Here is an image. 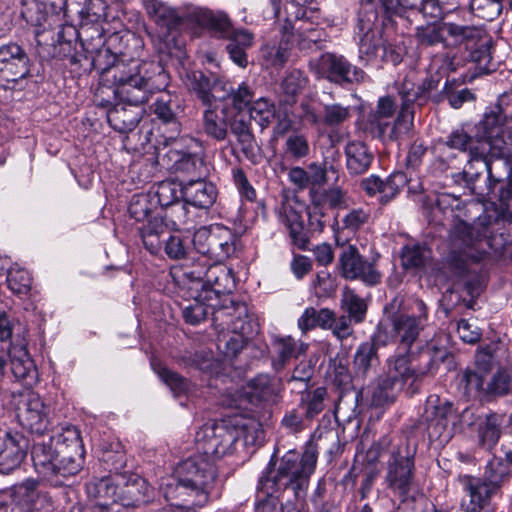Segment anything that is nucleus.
<instances>
[{
    "instance_id": "obj_41",
    "label": "nucleus",
    "mask_w": 512,
    "mask_h": 512,
    "mask_svg": "<svg viewBox=\"0 0 512 512\" xmlns=\"http://www.w3.org/2000/svg\"><path fill=\"white\" fill-rule=\"evenodd\" d=\"M291 47L285 39L271 40L262 46L261 58L267 67H281L288 60Z\"/></svg>"
},
{
    "instance_id": "obj_6",
    "label": "nucleus",
    "mask_w": 512,
    "mask_h": 512,
    "mask_svg": "<svg viewBox=\"0 0 512 512\" xmlns=\"http://www.w3.org/2000/svg\"><path fill=\"white\" fill-rule=\"evenodd\" d=\"M87 494L96 500L98 512H120L123 507H136L147 503L152 497V488L138 474L114 473L94 479L86 486Z\"/></svg>"
},
{
    "instance_id": "obj_59",
    "label": "nucleus",
    "mask_w": 512,
    "mask_h": 512,
    "mask_svg": "<svg viewBox=\"0 0 512 512\" xmlns=\"http://www.w3.org/2000/svg\"><path fill=\"white\" fill-rule=\"evenodd\" d=\"M446 32L442 23H431L416 28V36L422 44L435 45L445 41Z\"/></svg>"
},
{
    "instance_id": "obj_31",
    "label": "nucleus",
    "mask_w": 512,
    "mask_h": 512,
    "mask_svg": "<svg viewBox=\"0 0 512 512\" xmlns=\"http://www.w3.org/2000/svg\"><path fill=\"white\" fill-rule=\"evenodd\" d=\"M227 40L226 50L230 59L239 67L245 68L248 64L247 50L253 46L254 34L244 28H233Z\"/></svg>"
},
{
    "instance_id": "obj_10",
    "label": "nucleus",
    "mask_w": 512,
    "mask_h": 512,
    "mask_svg": "<svg viewBox=\"0 0 512 512\" xmlns=\"http://www.w3.org/2000/svg\"><path fill=\"white\" fill-rule=\"evenodd\" d=\"M418 315L397 313L382 321L377 326L374 334L375 343L378 346H386L390 343H400L408 351L424 328L427 320V307L421 300L415 302Z\"/></svg>"
},
{
    "instance_id": "obj_7",
    "label": "nucleus",
    "mask_w": 512,
    "mask_h": 512,
    "mask_svg": "<svg viewBox=\"0 0 512 512\" xmlns=\"http://www.w3.org/2000/svg\"><path fill=\"white\" fill-rule=\"evenodd\" d=\"M177 472V501L159 512L176 507L195 512L193 507H203L209 501L217 480V467L200 456H191L179 465Z\"/></svg>"
},
{
    "instance_id": "obj_36",
    "label": "nucleus",
    "mask_w": 512,
    "mask_h": 512,
    "mask_svg": "<svg viewBox=\"0 0 512 512\" xmlns=\"http://www.w3.org/2000/svg\"><path fill=\"white\" fill-rule=\"evenodd\" d=\"M251 397L260 402L274 404L278 402L280 385L269 375L259 374L249 382Z\"/></svg>"
},
{
    "instance_id": "obj_26",
    "label": "nucleus",
    "mask_w": 512,
    "mask_h": 512,
    "mask_svg": "<svg viewBox=\"0 0 512 512\" xmlns=\"http://www.w3.org/2000/svg\"><path fill=\"white\" fill-rule=\"evenodd\" d=\"M389 119L386 117L370 116L368 130L374 137L383 141H395L407 134L413 124V119L406 110H400L393 123Z\"/></svg>"
},
{
    "instance_id": "obj_8",
    "label": "nucleus",
    "mask_w": 512,
    "mask_h": 512,
    "mask_svg": "<svg viewBox=\"0 0 512 512\" xmlns=\"http://www.w3.org/2000/svg\"><path fill=\"white\" fill-rule=\"evenodd\" d=\"M248 425L238 417L203 424L195 434L197 454L216 467V461L234 452Z\"/></svg>"
},
{
    "instance_id": "obj_58",
    "label": "nucleus",
    "mask_w": 512,
    "mask_h": 512,
    "mask_svg": "<svg viewBox=\"0 0 512 512\" xmlns=\"http://www.w3.org/2000/svg\"><path fill=\"white\" fill-rule=\"evenodd\" d=\"M446 145L451 148L461 152L470 151V158L473 154H484L483 152L479 153L477 149L474 147V139L468 133H466L463 129H456L452 131L446 140Z\"/></svg>"
},
{
    "instance_id": "obj_28",
    "label": "nucleus",
    "mask_w": 512,
    "mask_h": 512,
    "mask_svg": "<svg viewBox=\"0 0 512 512\" xmlns=\"http://www.w3.org/2000/svg\"><path fill=\"white\" fill-rule=\"evenodd\" d=\"M387 378L393 379L394 383L401 386L409 379H419L431 372L433 363L428 357L427 368L416 369L411 366V356L407 352L392 356L388 359Z\"/></svg>"
},
{
    "instance_id": "obj_48",
    "label": "nucleus",
    "mask_w": 512,
    "mask_h": 512,
    "mask_svg": "<svg viewBox=\"0 0 512 512\" xmlns=\"http://www.w3.org/2000/svg\"><path fill=\"white\" fill-rule=\"evenodd\" d=\"M151 366L160 379L171 389L175 396L185 394L190 389V383L176 372H173L161 363L152 361Z\"/></svg>"
},
{
    "instance_id": "obj_46",
    "label": "nucleus",
    "mask_w": 512,
    "mask_h": 512,
    "mask_svg": "<svg viewBox=\"0 0 512 512\" xmlns=\"http://www.w3.org/2000/svg\"><path fill=\"white\" fill-rule=\"evenodd\" d=\"M396 384L393 379L386 376L378 378L368 387L371 404L373 406H383L394 401V389Z\"/></svg>"
},
{
    "instance_id": "obj_40",
    "label": "nucleus",
    "mask_w": 512,
    "mask_h": 512,
    "mask_svg": "<svg viewBox=\"0 0 512 512\" xmlns=\"http://www.w3.org/2000/svg\"><path fill=\"white\" fill-rule=\"evenodd\" d=\"M193 289L196 291V295L183 308L182 315L186 323L198 325L207 318L210 311H214L217 305H208L209 301L202 295V292L197 287Z\"/></svg>"
},
{
    "instance_id": "obj_32",
    "label": "nucleus",
    "mask_w": 512,
    "mask_h": 512,
    "mask_svg": "<svg viewBox=\"0 0 512 512\" xmlns=\"http://www.w3.org/2000/svg\"><path fill=\"white\" fill-rule=\"evenodd\" d=\"M346 167L350 174H364L370 168L374 154L362 141L353 140L345 146Z\"/></svg>"
},
{
    "instance_id": "obj_29",
    "label": "nucleus",
    "mask_w": 512,
    "mask_h": 512,
    "mask_svg": "<svg viewBox=\"0 0 512 512\" xmlns=\"http://www.w3.org/2000/svg\"><path fill=\"white\" fill-rule=\"evenodd\" d=\"M11 371L14 377L23 381L26 385H32L37 381V370L25 345L22 342H11L9 348Z\"/></svg>"
},
{
    "instance_id": "obj_37",
    "label": "nucleus",
    "mask_w": 512,
    "mask_h": 512,
    "mask_svg": "<svg viewBox=\"0 0 512 512\" xmlns=\"http://www.w3.org/2000/svg\"><path fill=\"white\" fill-rule=\"evenodd\" d=\"M502 418L491 413L485 416L478 424V445L485 450H492L501 437Z\"/></svg>"
},
{
    "instance_id": "obj_14",
    "label": "nucleus",
    "mask_w": 512,
    "mask_h": 512,
    "mask_svg": "<svg viewBox=\"0 0 512 512\" xmlns=\"http://www.w3.org/2000/svg\"><path fill=\"white\" fill-rule=\"evenodd\" d=\"M359 59L365 65L380 62H391L394 65L401 61L400 54L387 46L381 35L372 29L371 20H359Z\"/></svg>"
},
{
    "instance_id": "obj_20",
    "label": "nucleus",
    "mask_w": 512,
    "mask_h": 512,
    "mask_svg": "<svg viewBox=\"0 0 512 512\" xmlns=\"http://www.w3.org/2000/svg\"><path fill=\"white\" fill-rule=\"evenodd\" d=\"M457 482L463 492L461 508L466 512H481L498 492L480 477L468 474L459 475Z\"/></svg>"
},
{
    "instance_id": "obj_34",
    "label": "nucleus",
    "mask_w": 512,
    "mask_h": 512,
    "mask_svg": "<svg viewBox=\"0 0 512 512\" xmlns=\"http://www.w3.org/2000/svg\"><path fill=\"white\" fill-rule=\"evenodd\" d=\"M218 83L215 75L207 76L201 71H191L186 74L185 85L205 106H211L215 100L212 91Z\"/></svg>"
},
{
    "instance_id": "obj_21",
    "label": "nucleus",
    "mask_w": 512,
    "mask_h": 512,
    "mask_svg": "<svg viewBox=\"0 0 512 512\" xmlns=\"http://www.w3.org/2000/svg\"><path fill=\"white\" fill-rule=\"evenodd\" d=\"M30 75V59L17 43L0 46V81L16 83Z\"/></svg>"
},
{
    "instance_id": "obj_51",
    "label": "nucleus",
    "mask_w": 512,
    "mask_h": 512,
    "mask_svg": "<svg viewBox=\"0 0 512 512\" xmlns=\"http://www.w3.org/2000/svg\"><path fill=\"white\" fill-rule=\"evenodd\" d=\"M378 347L373 338L372 342H364L357 348L354 356V365L358 373L365 375L371 367L378 363Z\"/></svg>"
},
{
    "instance_id": "obj_63",
    "label": "nucleus",
    "mask_w": 512,
    "mask_h": 512,
    "mask_svg": "<svg viewBox=\"0 0 512 512\" xmlns=\"http://www.w3.org/2000/svg\"><path fill=\"white\" fill-rule=\"evenodd\" d=\"M307 138L301 134H291L285 142V152L294 159H301L309 154Z\"/></svg>"
},
{
    "instance_id": "obj_5",
    "label": "nucleus",
    "mask_w": 512,
    "mask_h": 512,
    "mask_svg": "<svg viewBox=\"0 0 512 512\" xmlns=\"http://www.w3.org/2000/svg\"><path fill=\"white\" fill-rule=\"evenodd\" d=\"M318 452L315 446L306 447L300 456L295 451L285 453L276 469L270 462L259 479L258 491L265 497H273L288 488L294 491L296 498L307 489L309 478L314 473Z\"/></svg>"
},
{
    "instance_id": "obj_13",
    "label": "nucleus",
    "mask_w": 512,
    "mask_h": 512,
    "mask_svg": "<svg viewBox=\"0 0 512 512\" xmlns=\"http://www.w3.org/2000/svg\"><path fill=\"white\" fill-rule=\"evenodd\" d=\"M16 415L19 423L33 433H44L49 424V408L39 394L23 390L13 394Z\"/></svg>"
},
{
    "instance_id": "obj_33",
    "label": "nucleus",
    "mask_w": 512,
    "mask_h": 512,
    "mask_svg": "<svg viewBox=\"0 0 512 512\" xmlns=\"http://www.w3.org/2000/svg\"><path fill=\"white\" fill-rule=\"evenodd\" d=\"M144 247L151 254H158L162 249V238L168 234V227L160 216L150 217L137 228Z\"/></svg>"
},
{
    "instance_id": "obj_50",
    "label": "nucleus",
    "mask_w": 512,
    "mask_h": 512,
    "mask_svg": "<svg viewBox=\"0 0 512 512\" xmlns=\"http://www.w3.org/2000/svg\"><path fill=\"white\" fill-rule=\"evenodd\" d=\"M351 118V107L340 103L325 104L322 110L323 126L335 129Z\"/></svg>"
},
{
    "instance_id": "obj_55",
    "label": "nucleus",
    "mask_w": 512,
    "mask_h": 512,
    "mask_svg": "<svg viewBox=\"0 0 512 512\" xmlns=\"http://www.w3.org/2000/svg\"><path fill=\"white\" fill-rule=\"evenodd\" d=\"M250 119L262 129L267 127L275 117V108L267 99L260 98L249 106Z\"/></svg>"
},
{
    "instance_id": "obj_1",
    "label": "nucleus",
    "mask_w": 512,
    "mask_h": 512,
    "mask_svg": "<svg viewBox=\"0 0 512 512\" xmlns=\"http://www.w3.org/2000/svg\"><path fill=\"white\" fill-rule=\"evenodd\" d=\"M462 177L471 194L480 201L490 202V207L472 225L457 219L450 229L449 258L459 274L465 270L468 260L480 261L487 248L498 250V245L493 242V226L500 221H510L507 202L512 199V169L506 178L497 176L494 163L484 154H473L469 158Z\"/></svg>"
},
{
    "instance_id": "obj_17",
    "label": "nucleus",
    "mask_w": 512,
    "mask_h": 512,
    "mask_svg": "<svg viewBox=\"0 0 512 512\" xmlns=\"http://www.w3.org/2000/svg\"><path fill=\"white\" fill-rule=\"evenodd\" d=\"M512 92L501 94L497 102L486 108L478 125L483 141L495 138L507 130H512Z\"/></svg>"
},
{
    "instance_id": "obj_53",
    "label": "nucleus",
    "mask_w": 512,
    "mask_h": 512,
    "mask_svg": "<svg viewBox=\"0 0 512 512\" xmlns=\"http://www.w3.org/2000/svg\"><path fill=\"white\" fill-rule=\"evenodd\" d=\"M430 257V251L425 245L408 244L403 247L401 260L404 268H419L425 264Z\"/></svg>"
},
{
    "instance_id": "obj_2",
    "label": "nucleus",
    "mask_w": 512,
    "mask_h": 512,
    "mask_svg": "<svg viewBox=\"0 0 512 512\" xmlns=\"http://www.w3.org/2000/svg\"><path fill=\"white\" fill-rule=\"evenodd\" d=\"M104 84L115 87L114 94L120 100L107 109L109 125L119 133L132 132L139 124L143 109L140 107L150 97V80L155 64L127 58L105 50L95 60Z\"/></svg>"
},
{
    "instance_id": "obj_49",
    "label": "nucleus",
    "mask_w": 512,
    "mask_h": 512,
    "mask_svg": "<svg viewBox=\"0 0 512 512\" xmlns=\"http://www.w3.org/2000/svg\"><path fill=\"white\" fill-rule=\"evenodd\" d=\"M437 404H433L432 398L428 400L427 412L431 409V422L429 429L434 428L439 435L445 430L448 424V418L453 413V405L448 401L436 399Z\"/></svg>"
},
{
    "instance_id": "obj_22",
    "label": "nucleus",
    "mask_w": 512,
    "mask_h": 512,
    "mask_svg": "<svg viewBox=\"0 0 512 512\" xmlns=\"http://www.w3.org/2000/svg\"><path fill=\"white\" fill-rule=\"evenodd\" d=\"M143 5L149 18L167 31L190 25L188 12L194 8L191 4L174 8L159 0H143Z\"/></svg>"
},
{
    "instance_id": "obj_47",
    "label": "nucleus",
    "mask_w": 512,
    "mask_h": 512,
    "mask_svg": "<svg viewBox=\"0 0 512 512\" xmlns=\"http://www.w3.org/2000/svg\"><path fill=\"white\" fill-rule=\"evenodd\" d=\"M311 203L313 205L329 208H344L347 206V196L344 191L339 188H331L323 191L311 189Z\"/></svg>"
},
{
    "instance_id": "obj_61",
    "label": "nucleus",
    "mask_w": 512,
    "mask_h": 512,
    "mask_svg": "<svg viewBox=\"0 0 512 512\" xmlns=\"http://www.w3.org/2000/svg\"><path fill=\"white\" fill-rule=\"evenodd\" d=\"M129 214L141 224L146 222L152 215L148 196L144 194L134 195L128 207Z\"/></svg>"
},
{
    "instance_id": "obj_38",
    "label": "nucleus",
    "mask_w": 512,
    "mask_h": 512,
    "mask_svg": "<svg viewBox=\"0 0 512 512\" xmlns=\"http://www.w3.org/2000/svg\"><path fill=\"white\" fill-rule=\"evenodd\" d=\"M203 112L202 128L204 132L217 141H223L227 137L228 125L225 119V110H218L211 104L206 106Z\"/></svg>"
},
{
    "instance_id": "obj_15",
    "label": "nucleus",
    "mask_w": 512,
    "mask_h": 512,
    "mask_svg": "<svg viewBox=\"0 0 512 512\" xmlns=\"http://www.w3.org/2000/svg\"><path fill=\"white\" fill-rule=\"evenodd\" d=\"M238 316L229 324L230 332L218 336V347L227 357H236L257 332L256 324L247 315L245 304H237Z\"/></svg>"
},
{
    "instance_id": "obj_52",
    "label": "nucleus",
    "mask_w": 512,
    "mask_h": 512,
    "mask_svg": "<svg viewBox=\"0 0 512 512\" xmlns=\"http://www.w3.org/2000/svg\"><path fill=\"white\" fill-rule=\"evenodd\" d=\"M341 306L355 323H360L364 320L367 306L364 300L348 287L343 290Z\"/></svg>"
},
{
    "instance_id": "obj_54",
    "label": "nucleus",
    "mask_w": 512,
    "mask_h": 512,
    "mask_svg": "<svg viewBox=\"0 0 512 512\" xmlns=\"http://www.w3.org/2000/svg\"><path fill=\"white\" fill-rule=\"evenodd\" d=\"M20 485L11 490L0 493V512H27L25 492H21Z\"/></svg>"
},
{
    "instance_id": "obj_60",
    "label": "nucleus",
    "mask_w": 512,
    "mask_h": 512,
    "mask_svg": "<svg viewBox=\"0 0 512 512\" xmlns=\"http://www.w3.org/2000/svg\"><path fill=\"white\" fill-rule=\"evenodd\" d=\"M8 287L16 294H26L32 284L29 272L21 268H11L7 275Z\"/></svg>"
},
{
    "instance_id": "obj_64",
    "label": "nucleus",
    "mask_w": 512,
    "mask_h": 512,
    "mask_svg": "<svg viewBox=\"0 0 512 512\" xmlns=\"http://www.w3.org/2000/svg\"><path fill=\"white\" fill-rule=\"evenodd\" d=\"M308 82L300 70L291 71L282 81V89L286 95L296 96L303 91Z\"/></svg>"
},
{
    "instance_id": "obj_19",
    "label": "nucleus",
    "mask_w": 512,
    "mask_h": 512,
    "mask_svg": "<svg viewBox=\"0 0 512 512\" xmlns=\"http://www.w3.org/2000/svg\"><path fill=\"white\" fill-rule=\"evenodd\" d=\"M27 439L18 431L0 426V473L17 469L27 454Z\"/></svg>"
},
{
    "instance_id": "obj_18",
    "label": "nucleus",
    "mask_w": 512,
    "mask_h": 512,
    "mask_svg": "<svg viewBox=\"0 0 512 512\" xmlns=\"http://www.w3.org/2000/svg\"><path fill=\"white\" fill-rule=\"evenodd\" d=\"M341 275L348 280L359 279L368 285L380 282L381 274L375 264L362 255L354 245L344 246L338 259Z\"/></svg>"
},
{
    "instance_id": "obj_3",
    "label": "nucleus",
    "mask_w": 512,
    "mask_h": 512,
    "mask_svg": "<svg viewBox=\"0 0 512 512\" xmlns=\"http://www.w3.org/2000/svg\"><path fill=\"white\" fill-rule=\"evenodd\" d=\"M82 441L79 430L65 425L50 438L48 443L34 444L31 457L36 472L44 479L58 485L61 478L76 475L81 469L79 459Z\"/></svg>"
},
{
    "instance_id": "obj_30",
    "label": "nucleus",
    "mask_w": 512,
    "mask_h": 512,
    "mask_svg": "<svg viewBox=\"0 0 512 512\" xmlns=\"http://www.w3.org/2000/svg\"><path fill=\"white\" fill-rule=\"evenodd\" d=\"M155 196L160 206L172 208L171 214H176V219L173 220L174 224H185L186 207L185 204L179 202L182 197V184L162 181L157 185Z\"/></svg>"
},
{
    "instance_id": "obj_23",
    "label": "nucleus",
    "mask_w": 512,
    "mask_h": 512,
    "mask_svg": "<svg viewBox=\"0 0 512 512\" xmlns=\"http://www.w3.org/2000/svg\"><path fill=\"white\" fill-rule=\"evenodd\" d=\"M190 25L207 30L216 39L224 40L234 28L233 23L224 11L195 6L188 12Z\"/></svg>"
},
{
    "instance_id": "obj_35",
    "label": "nucleus",
    "mask_w": 512,
    "mask_h": 512,
    "mask_svg": "<svg viewBox=\"0 0 512 512\" xmlns=\"http://www.w3.org/2000/svg\"><path fill=\"white\" fill-rule=\"evenodd\" d=\"M443 28L454 45H464L467 50L486 34L481 27L460 25L449 21L443 22Z\"/></svg>"
},
{
    "instance_id": "obj_43",
    "label": "nucleus",
    "mask_w": 512,
    "mask_h": 512,
    "mask_svg": "<svg viewBox=\"0 0 512 512\" xmlns=\"http://www.w3.org/2000/svg\"><path fill=\"white\" fill-rule=\"evenodd\" d=\"M398 94L402 100L400 110H406L413 119V104L418 102L419 105H423V102L421 98V89H419V85L415 83L412 75H407L399 84Z\"/></svg>"
},
{
    "instance_id": "obj_39",
    "label": "nucleus",
    "mask_w": 512,
    "mask_h": 512,
    "mask_svg": "<svg viewBox=\"0 0 512 512\" xmlns=\"http://www.w3.org/2000/svg\"><path fill=\"white\" fill-rule=\"evenodd\" d=\"M21 492H25V503L27 505V512H51L53 510V501L46 493L39 491L36 487V482L27 480L20 484Z\"/></svg>"
},
{
    "instance_id": "obj_12",
    "label": "nucleus",
    "mask_w": 512,
    "mask_h": 512,
    "mask_svg": "<svg viewBox=\"0 0 512 512\" xmlns=\"http://www.w3.org/2000/svg\"><path fill=\"white\" fill-rule=\"evenodd\" d=\"M192 242L198 253L221 261L235 252L236 236L231 229L217 224L199 228Z\"/></svg>"
},
{
    "instance_id": "obj_4",
    "label": "nucleus",
    "mask_w": 512,
    "mask_h": 512,
    "mask_svg": "<svg viewBox=\"0 0 512 512\" xmlns=\"http://www.w3.org/2000/svg\"><path fill=\"white\" fill-rule=\"evenodd\" d=\"M494 349L487 345L477 349L474 364L461 370L457 375V387L468 399L491 401L510 392L512 375L504 367L493 374Z\"/></svg>"
},
{
    "instance_id": "obj_62",
    "label": "nucleus",
    "mask_w": 512,
    "mask_h": 512,
    "mask_svg": "<svg viewBox=\"0 0 512 512\" xmlns=\"http://www.w3.org/2000/svg\"><path fill=\"white\" fill-rule=\"evenodd\" d=\"M176 170L180 173L201 178L204 170L203 160L196 155H183L176 163Z\"/></svg>"
},
{
    "instance_id": "obj_57",
    "label": "nucleus",
    "mask_w": 512,
    "mask_h": 512,
    "mask_svg": "<svg viewBox=\"0 0 512 512\" xmlns=\"http://www.w3.org/2000/svg\"><path fill=\"white\" fill-rule=\"evenodd\" d=\"M407 183V177L403 172L392 173L385 181H383L380 190V201L383 204L390 202L395 198Z\"/></svg>"
},
{
    "instance_id": "obj_11",
    "label": "nucleus",
    "mask_w": 512,
    "mask_h": 512,
    "mask_svg": "<svg viewBox=\"0 0 512 512\" xmlns=\"http://www.w3.org/2000/svg\"><path fill=\"white\" fill-rule=\"evenodd\" d=\"M191 276L197 281V287L209 301L208 305H218L221 295L230 294L235 286L232 270L221 262L209 265L205 271H191Z\"/></svg>"
},
{
    "instance_id": "obj_24",
    "label": "nucleus",
    "mask_w": 512,
    "mask_h": 512,
    "mask_svg": "<svg viewBox=\"0 0 512 512\" xmlns=\"http://www.w3.org/2000/svg\"><path fill=\"white\" fill-rule=\"evenodd\" d=\"M301 212L302 205L295 199L284 200L276 210L278 220L288 230L292 243L299 249L305 250L308 237L304 230Z\"/></svg>"
},
{
    "instance_id": "obj_44",
    "label": "nucleus",
    "mask_w": 512,
    "mask_h": 512,
    "mask_svg": "<svg viewBox=\"0 0 512 512\" xmlns=\"http://www.w3.org/2000/svg\"><path fill=\"white\" fill-rule=\"evenodd\" d=\"M25 332V327L14 317L8 304L0 302V341H11L13 335L21 337Z\"/></svg>"
},
{
    "instance_id": "obj_25",
    "label": "nucleus",
    "mask_w": 512,
    "mask_h": 512,
    "mask_svg": "<svg viewBox=\"0 0 512 512\" xmlns=\"http://www.w3.org/2000/svg\"><path fill=\"white\" fill-rule=\"evenodd\" d=\"M308 345L292 336L275 335L271 340V366L274 371H282L293 359L306 353Z\"/></svg>"
},
{
    "instance_id": "obj_27",
    "label": "nucleus",
    "mask_w": 512,
    "mask_h": 512,
    "mask_svg": "<svg viewBox=\"0 0 512 512\" xmlns=\"http://www.w3.org/2000/svg\"><path fill=\"white\" fill-rule=\"evenodd\" d=\"M216 186L201 178L183 180L182 197L188 203L199 209H209L217 199Z\"/></svg>"
},
{
    "instance_id": "obj_56",
    "label": "nucleus",
    "mask_w": 512,
    "mask_h": 512,
    "mask_svg": "<svg viewBox=\"0 0 512 512\" xmlns=\"http://www.w3.org/2000/svg\"><path fill=\"white\" fill-rule=\"evenodd\" d=\"M508 477V468L501 460H491L488 462L483 477L489 486L498 492Z\"/></svg>"
},
{
    "instance_id": "obj_16",
    "label": "nucleus",
    "mask_w": 512,
    "mask_h": 512,
    "mask_svg": "<svg viewBox=\"0 0 512 512\" xmlns=\"http://www.w3.org/2000/svg\"><path fill=\"white\" fill-rule=\"evenodd\" d=\"M315 72L336 84L362 83L367 79L366 73L352 65L344 56L334 53L322 54L315 63Z\"/></svg>"
},
{
    "instance_id": "obj_9",
    "label": "nucleus",
    "mask_w": 512,
    "mask_h": 512,
    "mask_svg": "<svg viewBox=\"0 0 512 512\" xmlns=\"http://www.w3.org/2000/svg\"><path fill=\"white\" fill-rule=\"evenodd\" d=\"M415 453L416 450L404 442L392 452L387 464L386 485L401 502H415L423 496L415 475Z\"/></svg>"
},
{
    "instance_id": "obj_45",
    "label": "nucleus",
    "mask_w": 512,
    "mask_h": 512,
    "mask_svg": "<svg viewBox=\"0 0 512 512\" xmlns=\"http://www.w3.org/2000/svg\"><path fill=\"white\" fill-rule=\"evenodd\" d=\"M108 4L105 0H85L78 11L82 29L90 24L100 23L107 18Z\"/></svg>"
},
{
    "instance_id": "obj_42",
    "label": "nucleus",
    "mask_w": 512,
    "mask_h": 512,
    "mask_svg": "<svg viewBox=\"0 0 512 512\" xmlns=\"http://www.w3.org/2000/svg\"><path fill=\"white\" fill-rule=\"evenodd\" d=\"M492 39L486 33L478 41H476L473 47L468 49L470 60L476 64L477 69L480 73H489L492 71Z\"/></svg>"
}]
</instances>
